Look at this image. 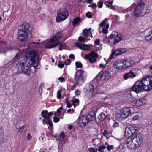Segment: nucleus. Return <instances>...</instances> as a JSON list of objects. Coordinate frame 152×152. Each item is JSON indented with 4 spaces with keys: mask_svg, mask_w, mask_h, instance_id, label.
<instances>
[{
    "mask_svg": "<svg viewBox=\"0 0 152 152\" xmlns=\"http://www.w3.org/2000/svg\"><path fill=\"white\" fill-rule=\"evenodd\" d=\"M143 139V135L141 133L137 134L136 136L132 139L133 140L137 143L139 147H140L142 143Z\"/></svg>",
    "mask_w": 152,
    "mask_h": 152,
    "instance_id": "13",
    "label": "nucleus"
},
{
    "mask_svg": "<svg viewBox=\"0 0 152 152\" xmlns=\"http://www.w3.org/2000/svg\"><path fill=\"white\" fill-rule=\"evenodd\" d=\"M32 138V137L29 133L27 134V140H28L29 141Z\"/></svg>",
    "mask_w": 152,
    "mask_h": 152,
    "instance_id": "50",
    "label": "nucleus"
},
{
    "mask_svg": "<svg viewBox=\"0 0 152 152\" xmlns=\"http://www.w3.org/2000/svg\"><path fill=\"white\" fill-rule=\"evenodd\" d=\"M29 25L24 22L21 26L22 28L18 30V35L17 38L19 41L25 42L28 39V36L30 34Z\"/></svg>",
    "mask_w": 152,
    "mask_h": 152,
    "instance_id": "3",
    "label": "nucleus"
},
{
    "mask_svg": "<svg viewBox=\"0 0 152 152\" xmlns=\"http://www.w3.org/2000/svg\"><path fill=\"white\" fill-rule=\"evenodd\" d=\"M95 113L94 112H91L87 115L85 117L89 123L93 121L95 118Z\"/></svg>",
    "mask_w": 152,
    "mask_h": 152,
    "instance_id": "19",
    "label": "nucleus"
},
{
    "mask_svg": "<svg viewBox=\"0 0 152 152\" xmlns=\"http://www.w3.org/2000/svg\"><path fill=\"white\" fill-rule=\"evenodd\" d=\"M114 146L113 145H108L107 146V150L108 151H110L113 148Z\"/></svg>",
    "mask_w": 152,
    "mask_h": 152,
    "instance_id": "47",
    "label": "nucleus"
},
{
    "mask_svg": "<svg viewBox=\"0 0 152 152\" xmlns=\"http://www.w3.org/2000/svg\"><path fill=\"white\" fill-rule=\"evenodd\" d=\"M60 119L56 116H54L53 118V121L55 123H57L59 121Z\"/></svg>",
    "mask_w": 152,
    "mask_h": 152,
    "instance_id": "39",
    "label": "nucleus"
},
{
    "mask_svg": "<svg viewBox=\"0 0 152 152\" xmlns=\"http://www.w3.org/2000/svg\"><path fill=\"white\" fill-rule=\"evenodd\" d=\"M131 113V110L129 107H124L120 110L119 117L122 119H124L130 115Z\"/></svg>",
    "mask_w": 152,
    "mask_h": 152,
    "instance_id": "10",
    "label": "nucleus"
},
{
    "mask_svg": "<svg viewBox=\"0 0 152 152\" xmlns=\"http://www.w3.org/2000/svg\"><path fill=\"white\" fill-rule=\"evenodd\" d=\"M84 71L81 69L77 71L74 75V81L77 85H78L80 83H83L85 81L86 78L84 77Z\"/></svg>",
    "mask_w": 152,
    "mask_h": 152,
    "instance_id": "6",
    "label": "nucleus"
},
{
    "mask_svg": "<svg viewBox=\"0 0 152 152\" xmlns=\"http://www.w3.org/2000/svg\"><path fill=\"white\" fill-rule=\"evenodd\" d=\"M66 63H64V64L61 63L62 61L61 60L59 61V64L58 65V66L59 68H62L64 67V65H69L71 62L70 60L69 59H67L65 61Z\"/></svg>",
    "mask_w": 152,
    "mask_h": 152,
    "instance_id": "22",
    "label": "nucleus"
},
{
    "mask_svg": "<svg viewBox=\"0 0 152 152\" xmlns=\"http://www.w3.org/2000/svg\"><path fill=\"white\" fill-rule=\"evenodd\" d=\"M107 19L105 18L103 21L100 24V26L101 27H104L105 24L106 22L107 21Z\"/></svg>",
    "mask_w": 152,
    "mask_h": 152,
    "instance_id": "38",
    "label": "nucleus"
},
{
    "mask_svg": "<svg viewBox=\"0 0 152 152\" xmlns=\"http://www.w3.org/2000/svg\"><path fill=\"white\" fill-rule=\"evenodd\" d=\"M106 116L103 112H102L98 116V119L100 121H103L105 118Z\"/></svg>",
    "mask_w": 152,
    "mask_h": 152,
    "instance_id": "24",
    "label": "nucleus"
},
{
    "mask_svg": "<svg viewBox=\"0 0 152 152\" xmlns=\"http://www.w3.org/2000/svg\"><path fill=\"white\" fill-rule=\"evenodd\" d=\"M114 38L113 43L114 44L119 42L122 39L121 34L117 32H113L108 37V39H112Z\"/></svg>",
    "mask_w": 152,
    "mask_h": 152,
    "instance_id": "11",
    "label": "nucleus"
},
{
    "mask_svg": "<svg viewBox=\"0 0 152 152\" xmlns=\"http://www.w3.org/2000/svg\"><path fill=\"white\" fill-rule=\"evenodd\" d=\"M78 40L80 42H83L85 41V38L81 36H80L78 37Z\"/></svg>",
    "mask_w": 152,
    "mask_h": 152,
    "instance_id": "46",
    "label": "nucleus"
},
{
    "mask_svg": "<svg viewBox=\"0 0 152 152\" xmlns=\"http://www.w3.org/2000/svg\"><path fill=\"white\" fill-rule=\"evenodd\" d=\"M98 57V55L94 51H92L89 54L85 55L84 58L86 59H89L91 63H94L96 62L97 58Z\"/></svg>",
    "mask_w": 152,
    "mask_h": 152,
    "instance_id": "9",
    "label": "nucleus"
},
{
    "mask_svg": "<svg viewBox=\"0 0 152 152\" xmlns=\"http://www.w3.org/2000/svg\"><path fill=\"white\" fill-rule=\"evenodd\" d=\"M25 126H26V125H24L22 126L21 127H19L17 129L18 132H19L20 134H22L23 131L24 129Z\"/></svg>",
    "mask_w": 152,
    "mask_h": 152,
    "instance_id": "30",
    "label": "nucleus"
},
{
    "mask_svg": "<svg viewBox=\"0 0 152 152\" xmlns=\"http://www.w3.org/2000/svg\"><path fill=\"white\" fill-rule=\"evenodd\" d=\"M83 36L86 37H87L89 33L88 30L86 28L84 29L83 30Z\"/></svg>",
    "mask_w": 152,
    "mask_h": 152,
    "instance_id": "28",
    "label": "nucleus"
},
{
    "mask_svg": "<svg viewBox=\"0 0 152 152\" xmlns=\"http://www.w3.org/2000/svg\"><path fill=\"white\" fill-rule=\"evenodd\" d=\"M98 150V149L96 148H93L91 147L89 149V151L90 152H97Z\"/></svg>",
    "mask_w": 152,
    "mask_h": 152,
    "instance_id": "37",
    "label": "nucleus"
},
{
    "mask_svg": "<svg viewBox=\"0 0 152 152\" xmlns=\"http://www.w3.org/2000/svg\"><path fill=\"white\" fill-rule=\"evenodd\" d=\"M75 65L77 68H82L83 67V65L81 62L77 61L75 63Z\"/></svg>",
    "mask_w": 152,
    "mask_h": 152,
    "instance_id": "29",
    "label": "nucleus"
},
{
    "mask_svg": "<svg viewBox=\"0 0 152 152\" xmlns=\"http://www.w3.org/2000/svg\"><path fill=\"white\" fill-rule=\"evenodd\" d=\"M46 124L49 125L50 127H53V124L51 122V120H48L47 123H46Z\"/></svg>",
    "mask_w": 152,
    "mask_h": 152,
    "instance_id": "42",
    "label": "nucleus"
},
{
    "mask_svg": "<svg viewBox=\"0 0 152 152\" xmlns=\"http://www.w3.org/2000/svg\"><path fill=\"white\" fill-rule=\"evenodd\" d=\"M145 102V100L143 98L132 100L131 102V104L133 106H140L144 104Z\"/></svg>",
    "mask_w": 152,
    "mask_h": 152,
    "instance_id": "15",
    "label": "nucleus"
},
{
    "mask_svg": "<svg viewBox=\"0 0 152 152\" xmlns=\"http://www.w3.org/2000/svg\"><path fill=\"white\" fill-rule=\"evenodd\" d=\"M25 58L29 60V64L31 66L37 69L39 67V56L38 52L34 50H31L27 52L25 54Z\"/></svg>",
    "mask_w": 152,
    "mask_h": 152,
    "instance_id": "2",
    "label": "nucleus"
},
{
    "mask_svg": "<svg viewBox=\"0 0 152 152\" xmlns=\"http://www.w3.org/2000/svg\"><path fill=\"white\" fill-rule=\"evenodd\" d=\"M69 57L71 59H74L75 58V56L73 54H71L69 55Z\"/></svg>",
    "mask_w": 152,
    "mask_h": 152,
    "instance_id": "56",
    "label": "nucleus"
},
{
    "mask_svg": "<svg viewBox=\"0 0 152 152\" xmlns=\"http://www.w3.org/2000/svg\"><path fill=\"white\" fill-rule=\"evenodd\" d=\"M63 109V107H61L57 109V112L58 113V116H59L60 115L59 113H61V110H62Z\"/></svg>",
    "mask_w": 152,
    "mask_h": 152,
    "instance_id": "43",
    "label": "nucleus"
},
{
    "mask_svg": "<svg viewBox=\"0 0 152 152\" xmlns=\"http://www.w3.org/2000/svg\"><path fill=\"white\" fill-rule=\"evenodd\" d=\"M102 31L105 34H107L108 32L107 29L105 28H103L102 29Z\"/></svg>",
    "mask_w": 152,
    "mask_h": 152,
    "instance_id": "55",
    "label": "nucleus"
},
{
    "mask_svg": "<svg viewBox=\"0 0 152 152\" xmlns=\"http://www.w3.org/2000/svg\"><path fill=\"white\" fill-rule=\"evenodd\" d=\"M53 114V113L52 112H50L49 113L48 112L47 115L49 116H50L52 115Z\"/></svg>",
    "mask_w": 152,
    "mask_h": 152,
    "instance_id": "61",
    "label": "nucleus"
},
{
    "mask_svg": "<svg viewBox=\"0 0 152 152\" xmlns=\"http://www.w3.org/2000/svg\"><path fill=\"white\" fill-rule=\"evenodd\" d=\"M77 85L76 84V85L74 84L73 85H72V87H71V89L72 90H73L76 86Z\"/></svg>",
    "mask_w": 152,
    "mask_h": 152,
    "instance_id": "62",
    "label": "nucleus"
},
{
    "mask_svg": "<svg viewBox=\"0 0 152 152\" xmlns=\"http://www.w3.org/2000/svg\"><path fill=\"white\" fill-rule=\"evenodd\" d=\"M58 80L59 81L63 83L65 81V80L64 78L62 77H60L58 78Z\"/></svg>",
    "mask_w": 152,
    "mask_h": 152,
    "instance_id": "45",
    "label": "nucleus"
},
{
    "mask_svg": "<svg viewBox=\"0 0 152 152\" xmlns=\"http://www.w3.org/2000/svg\"><path fill=\"white\" fill-rule=\"evenodd\" d=\"M4 131L2 127L0 128V144H2L4 140Z\"/></svg>",
    "mask_w": 152,
    "mask_h": 152,
    "instance_id": "25",
    "label": "nucleus"
},
{
    "mask_svg": "<svg viewBox=\"0 0 152 152\" xmlns=\"http://www.w3.org/2000/svg\"><path fill=\"white\" fill-rule=\"evenodd\" d=\"M108 2L107 1H106L104 3V4L107 7L109 8L110 5H108L109 4H108Z\"/></svg>",
    "mask_w": 152,
    "mask_h": 152,
    "instance_id": "63",
    "label": "nucleus"
},
{
    "mask_svg": "<svg viewBox=\"0 0 152 152\" xmlns=\"http://www.w3.org/2000/svg\"><path fill=\"white\" fill-rule=\"evenodd\" d=\"M123 60H118L114 62L113 67L118 70L125 69Z\"/></svg>",
    "mask_w": 152,
    "mask_h": 152,
    "instance_id": "14",
    "label": "nucleus"
},
{
    "mask_svg": "<svg viewBox=\"0 0 152 152\" xmlns=\"http://www.w3.org/2000/svg\"><path fill=\"white\" fill-rule=\"evenodd\" d=\"M145 6V3L142 2H140L135 7L134 12L135 16L139 17L142 12Z\"/></svg>",
    "mask_w": 152,
    "mask_h": 152,
    "instance_id": "8",
    "label": "nucleus"
},
{
    "mask_svg": "<svg viewBox=\"0 0 152 152\" xmlns=\"http://www.w3.org/2000/svg\"><path fill=\"white\" fill-rule=\"evenodd\" d=\"M72 105L69 102H68L67 103L66 107L68 108H70L72 107Z\"/></svg>",
    "mask_w": 152,
    "mask_h": 152,
    "instance_id": "58",
    "label": "nucleus"
},
{
    "mask_svg": "<svg viewBox=\"0 0 152 152\" xmlns=\"http://www.w3.org/2000/svg\"><path fill=\"white\" fill-rule=\"evenodd\" d=\"M130 139L129 141H127L126 142V145L128 148L130 150L135 149L139 147L136 143H134V142L132 138H131Z\"/></svg>",
    "mask_w": 152,
    "mask_h": 152,
    "instance_id": "16",
    "label": "nucleus"
},
{
    "mask_svg": "<svg viewBox=\"0 0 152 152\" xmlns=\"http://www.w3.org/2000/svg\"><path fill=\"white\" fill-rule=\"evenodd\" d=\"M81 18L79 17H77L75 18L73 20L72 22V25L73 26H75L80 21Z\"/></svg>",
    "mask_w": 152,
    "mask_h": 152,
    "instance_id": "26",
    "label": "nucleus"
},
{
    "mask_svg": "<svg viewBox=\"0 0 152 152\" xmlns=\"http://www.w3.org/2000/svg\"><path fill=\"white\" fill-rule=\"evenodd\" d=\"M98 3H99V4L98 5V7L99 8H102L103 4V2L102 1H99Z\"/></svg>",
    "mask_w": 152,
    "mask_h": 152,
    "instance_id": "41",
    "label": "nucleus"
},
{
    "mask_svg": "<svg viewBox=\"0 0 152 152\" xmlns=\"http://www.w3.org/2000/svg\"><path fill=\"white\" fill-rule=\"evenodd\" d=\"M119 125V124L118 122H115L114 123L113 125V127H118Z\"/></svg>",
    "mask_w": 152,
    "mask_h": 152,
    "instance_id": "57",
    "label": "nucleus"
},
{
    "mask_svg": "<svg viewBox=\"0 0 152 152\" xmlns=\"http://www.w3.org/2000/svg\"><path fill=\"white\" fill-rule=\"evenodd\" d=\"M109 76V72L106 71L102 72V74L99 73L94 78V80H96L97 82L103 81L106 79Z\"/></svg>",
    "mask_w": 152,
    "mask_h": 152,
    "instance_id": "12",
    "label": "nucleus"
},
{
    "mask_svg": "<svg viewBox=\"0 0 152 152\" xmlns=\"http://www.w3.org/2000/svg\"><path fill=\"white\" fill-rule=\"evenodd\" d=\"M95 91V90L94 89V86L91 84H90L87 89V92H89L90 97L97 94V92L96 91Z\"/></svg>",
    "mask_w": 152,
    "mask_h": 152,
    "instance_id": "18",
    "label": "nucleus"
},
{
    "mask_svg": "<svg viewBox=\"0 0 152 152\" xmlns=\"http://www.w3.org/2000/svg\"><path fill=\"white\" fill-rule=\"evenodd\" d=\"M84 45V44H82L78 42L75 43V44L76 47L82 50H83Z\"/></svg>",
    "mask_w": 152,
    "mask_h": 152,
    "instance_id": "27",
    "label": "nucleus"
},
{
    "mask_svg": "<svg viewBox=\"0 0 152 152\" xmlns=\"http://www.w3.org/2000/svg\"><path fill=\"white\" fill-rule=\"evenodd\" d=\"M109 8L113 10H115V9L114 6L112 5H110Z\"/></svg>",
    "mask_w": 152,
    "mask_h": 152,
    "instance_id": "60",
    "label": "nucleus"
},
{
    "mask_svg": "<svg viewBox=\"0 0 152 152\" xmlns=\"http://www.w3.org/2000/svg\"><path fill=\"white\" fill-rule=\"evenodd\" d=\"M103 135L105 137H107V135H108L107 131L106 129L104 130L103 133Z\"/></svg>",
    "mask_w": 152,
    "mask_h": 152,
    "instance_id": "54",
    "label": "nucleus"
},
{
    "mask_svg": "<svg viewBox=\"0 0 152 152\" xmlns=\"http://www.w3.org/2000/svg\"><path fill=\"white\" fill-rule=\"evenodd\" d=\"M72 103L75 104L76 103H79V101L78 99H73L72 101Z\"/></svg>",
    "mask_w": 152,
    "mask_h": 152,
    "instance_id": "53",
    "label": "nucleus"
},
{
    "mask_svg": "<svg viewBox=\"0 0 152 152\" xmlns=\"http://www.w3.org/2000/svg\"><path fill=\"white\" fill-rule=\"evenodd\" d=\"M99 66L100 67H101V68H104L105 67V65L103 64H101L99 65Z\"/></svg>",
    "mask_w": 152,
    "mask_h": 152,
    "instance_id": "64",
    "label": "nucleus"
},
{
    "mask_svg": "<svg viewBox=\"0 0 152 152\" xmlns=\"http://www.w3.org/2000/svg\"><path fill=\"white\" fill-rule=\"evenodd\" d=\"M106 148V147L105 145H101L98 147V150L99 151L101 152V151H103L102 150H104Z\"/></svg>",
    "mask_w": 152,
    "mask_h": 152,
    "instance_id": "36",
    "label": "nucleus"
},
{
    "mask_svg": "<svg viewBox=\"0 0 152 152\" xmlns=\"http://www.w3.org/2000/svg\"><path fill=\"white\" fill-rule=\"evenodd\" d=\"M100 43V40L99 39H97L94 42V44L95 45H99Z\"/></svg>",
    "mask_w": 152,
    "mask_h": 152,
    "instance_id": "52",
    "label": "nucleus"
},
{
    "mask_svg": "<svg viewBox=\"0 0 152 152\" xmlns=\"http://www.w3.org/2000/svg\"><path fill=\"white\" fill-rule=\"evenodd\" d=\"M18 53H17V54H16V56H15V58H14V59H13V60H12V63H13L14 62H15V61H16V59L17 58V56L18 55Z\"/></svg>",
    "mask_w": 152,
    "mask_h": 152,
    "instance_id": "59",
    "label": "nucleus"
},
{
    "mask_svg": "<svg viewBox=\"0 0 152 152\" xmlns=\"http://www.w3.org/2000/svg\"><path fill=\"white\" fill-rule=\"evenodd\" d=\"M29 64H27L25 66V63L22 62L19 64L18 67H16L17 68V72L18 73H20L22 72L26 74L27 75H29L31 72V67Z\"/></svg>",
    "mask_w": 152,
    "mask_h": 152,
    "instance_id": "5",
    "label": "nucleus"
},
{
    "mask_svg": "<svg viewBox=\"0 0 152 152\" xmlns=\"http://www.w3.org/2000/svg\"><path fill=\"white\" fill-rule=\"evenodd\" d=\"M63 37V34L62 32H58L54 35L51 37V38L48 41L45 45V47L47 49H51L55 48L59 45V50L61 51L63 50L62 47L65 45L59 42V40Z\"/></svg>",
    "mask_w": 152,
    "mask_h": 152,
    "instance_id": "1",
    "label": "nucleus"
},
{
    "mask_svg": "<svg viewBox=\"0 0 152 152\" xmlns=\"http://www.w3.org/2000/svg\"><path fill=\"white\" fill-rule=\"evenodd\" d=\"M152 30L150 31L148 34L145 37V40L148 42L152 43Z\"/></svg>",
    "mask_w": 152,
    "mask_h": 152,
    "instance_id": "23",
    "label": "nucleus"
},
{
    "mask_svg": "<svg viewBox=\"0 0 152 152\" xmlns=\"http://www.w3.org/2000/svg\"><path fill=\"white\" fill-rule=\"evenodd\" d=\"M48 111L46 110H44L41 113V115L44 118L47 115Z\"/></svg>",
    "mask_w": 152,
    "mask_h": 152,
    "instance_id": "32",
    "label": "nucleus"
},
{
    "mask_svg": "<svg viewBox=\"0 0 152 152\" xmlns=\"http://www.w3.org/2000/svg\"><path fill=\"white\" fill-rule=\"evenodd\" d=\"M81 92L78 89H76L75 91V94L76 96H78L80 95Z\"/></svg>",
    "mask_w": 152,
    "mask_h": 152,
    "instance_id": "40",
    "label": "nucleus"
},
{
    "mask_svg": "<svg viewBox=\"0 0 152 152\" xmlns=\"http://www.w3.org/2000/svg\"><path fill=\"white\" fill-rule=\"evenodd\" d=\"M136 129H135V131L134 132H132L131 130L129 128L126 129L125 132V136L126 137H128L129 139V138H132L131 137V134L133 133H135V132H136Z\"/></svg>",
    "mask_w": 152,
    "mask_h": 152,
    "instance_id": "20",
    "label": "nucleus"
},
{
    "mask_svg": "<svg viewBox=\"0 0 152 152\" xmlns=\"http://www.w3.org/2000/svg\"><path fill=\"white\" fill-rule=\"evenodd\" d=\"M65 135L64 134V132H62L61 134H60L59 135V137L60 138H62L63 139L65 137Z\"/></svg>",
    "mask_w": 152,
    "mask_h": 152,
    "instance_id": "48",
    "label": "nucleus"
},
{
    "mask_svg": "<svg viewBox=\"0 0 152 152\" xmlns=\"http://www.w3.org/2000/svg\"><path fill=\"white\" fill-rule=\"evenodd\" d=\"M139 118V115H137L132 117V120L133 121L137 120V119H138Z\"/></svg>",
    "mask_w": 152,
    "mask_h": 152,
    "instance_id": "49",
    "label": "nucleus"
},
{
    "mask_svg": "<svg viewBox=\"0 0 152 152\" xmlns=\"http://www.w3.org/2000/svg\"><path fill=\"white\" fill-rule=\"evenodd\" d=\"M97 6L96 4L95 3H93L91 5V7L92 9L94 10V8L96 9L97 7Z\"/></svg>",
    "mask_w": 152,
    "mask_h": 152,
    "instance_id": "51",
    "label": "nucleus"
},
{
    "mask_svg": "<svg viewBox=\"0 0 152 152\" xmlns=\"http://www.w3.org/2000/svg\"><path fill=\"white\" fill-rule=\"evenodd\" d=\"M125 68L132 67L134 64V61L132 59H127L123 60Z\"/></svg>",
    "mask_w": 152,
    "mask_h": 152,
    "instance_id": "17",
    "label": "nucleus"
},
{
    "mask_svg": "<svg viewBox=\"0 0 152 152\" xmlns=\"http://www.w3.org/2000/svg\"><path fill=\"white\" fill-rule=\"evenodd\" d=\"M61 97V94L60 93V91L59 90L57 92V98L58 99H60Z\"/></svg>",
    "mask_w": 152,
    "mask_h": 152,
    "instance_id": "44",
    "label": "nucleus"
},
{
    "mask_svg": "<svg viewBox=\"0 0 152 152\" xmlns=\"http://www.w3.org/2000/svg\"><path fill=\"white\" fill-rule=\"evenodd\" d=\"M83 50H90V46L89 45L84 44L83 46Z\"/></svg>",
    "mask_w": 152,
    "mask_h": 152,
    "instance_id": "33",
    "label": "nucleus"
},
{
    "mask_svg": "<svg viewBox=\"0 0 152 152\" xmlns=\"http://www.w3.org/2000/svg\"><path fill=\"white\" fill-rule=\"evenodd\" d=\"M69 13L66 8H61L57 11L56 20L57 22H62L66 19L68 17Z\"/></svg>",
    "mask_w": 152,
    "mask_h": 152,
    "instance_id": "4",
    "label": "nucleus"
},
{
    "mask_svg": "<svg viewBox=\"0 0 152 152\" xmlns=\"http://www.w3.org/2000/svg\"><path fill=\"white\" fill-rule=\"evenodd\" d=\"M126 52L127 50L126 49L123 48L118 49L113 51L108 59V62H107V63L110 62L112 58H115L116 56L125 53Z\"/></svg>",
    "mask_w": 152,
    "mask_h": 152,
    "instance_id": "7",
    "label": "nucleus"
},
{
    "mask_svg": "<svg viewBox=\"0 0 152 152\" xmlns=\"http://www.w3.org/2000/svg\"><path fill=\"white\" fill-rule=\"evenodd\" d=\"M44 87V85L42 83H41L39 87V92L40 94L42 92V89Z\"/></svg>",
    "mask_w": 152,
    "mask_h": 152,
    "instance_id": "31",
    "label": "nucleus"
},
{
    "mask_svg": "<svg viewBox=\"0 0 152 152\" xmlns=\"http://www.w3.org/2000/svg\"><path fill=\"white\" fill-rule=\"evenodd\" d=\"M136 75L134 72L130 71L129 73L125 74L124 75V77L125 80H127L129 77H134L136 76Z\"/></svg>",
    "mask_w": 152,
    "mask_h": 152,
    "instance_id": "21",
    "label": "nucleus"
},
{
    "mask_svg": "<svg viewBox=\"0 0 152 152\" xmlns=\"http://www.w3.org/2000/svg\"><path fill=\"white\" fill-rule=\"evenodd\" d=\"M82 122L83 124L84 125H87L89 123L86 117L83 118L82 120Z\"/></svg>",
    "mask_w": 152,
    "mask_h": 152,
    "instance_id": "34",
    "label": "nucleus"
},
{
    "mask_svg": "<svg viewBox=\"0 0 152 152\" xmlns=\"http://www.w3.org/2000/svg\"><path fill=\"white\" fill-rule=\"evenodd\" d=\"M86 16L89 18H91L92 17V13L90 11L87 12L86 14Z\"/></svg>",
    "mask_w": 152,
    "mask_h": 152,
    "instance_id": "35",
    "label": "nucleus"
}]
</instances>
